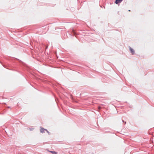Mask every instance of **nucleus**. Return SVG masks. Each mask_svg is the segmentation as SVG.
Instances as JSON below:
<instances>
[{"label": "nucleus", "mask_w": 154, "mask_h": 154, "mask_svg": "<svg viewBox=\"0 0 154 154\" xmlns=\"http://www.w3.org/2000/svg\"><path fill=\"white\" fill-rule=\"evenodd\" d=\"M126 122H125V124H126Z\"/></svg>", "instance_id": "423d86ee"}, {"label": "nucleus", "mask_w": 154, "mask_h": 154, "mask_svg": "<svg viewBox=\"0 0 154 154\" xmlns=\"http://www.w3.org/2000/svg\"><path fill=\"white\" fill-rule=\"evenodd\" d=\"M49 152L52 153L53 154H57V152L55 151H50Z\"/></svg>", "instance_id": "20e7f679"}, {"label": "nucleus", "mask_w": 154, "mask_h": 154, "mask_svg": "<svg viewBox=\"0 0 154 154\" xmlns=\"http://www.w3.org/2000/svg\"><path fill=\"white\" fill-rule=\"evenodd\" d=\"M122 121L123 122H124V121L123 120H122Z\"/></svg>", "instance_id": "6e6552de"}, {"label": "nucleus", "mask_w": 154, "mask_h": 154, "mask_svg": "<svg viewBox=\"0 0 154 154\" xmlns=\"http://www.w3.org/2000/svg\"><path fill=\"white\" fill-rule=\"evenodd\" d=\"M8 108H10V107H9V106H8Z\"/></svg>", "instance_id": "0eeeda50"}, {"label": "nucleus", "mask_w": 154, "mask_h": 154, "mask_svg": "<svg viewBox=\"0 0 154 154\" xmlns=\"http://www.w3.org/2000/svg\"><path fill=\"white\" fill-rule=\"evenodd\" d=\"M123 0H116L115 2V3L116 4H118L119 3L121 2Z\"/></svg>", "instance_id": "7ed1b4c3"}, {"label": "nucleus", "mask_w": 154, "mask_h": 154, "mask_svg": "<svg viewBox=\"0 0 154 154\" xmlns=\"http://www.w3.org/2000/svg\"><path fill=\"white\" fill-rule=\"evenodd\" d=\"M129 48L130 50V51L132 53V54H134V51L131 47H129Z\"/></svg>", "instance_id": "f03ea898"}, {"label": "nucleus", "mask_w": 154, "mask_h": 154, "mask_svg": "<svg viewBox=\"0 0 154 154\" xmlns=\"http://www.w3.org/2000/svg\"><path fill=\"white\" fill-rule=\"evenodd\" d=\"M100 108H101V107H98V109H100Z\"/></svg>", "instance_id": "39448f33"}, {"label": "nucleus", "mask_w": 154, "mask_h": 154, "mask_svg": "<svg viewBox=\"0 0 154 154\" xmlns=\"http://www.w3.org/2000/svg\"><path fill=\"white\" fill-rule=\"evenodd\" d=\"M44 131H46L48 132V133H49V132L47 131V130L46 129H45L43 128L40 127V131L41 133H44L45 132Z\"/></svg>", "instance_id": "f257e3e1"}]
</instances>
